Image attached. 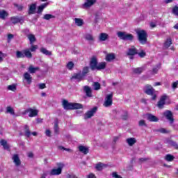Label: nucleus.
I'll return each instance as SVG.
<instances>
[{
	"label": "nucleus",
	"mask_w": 178,
	"mask_h": 178,
	"mask_svg": "<svg viewBox=\"0 0 178 178\" xmlns=\"http://www.w3.org/2000/svg\"><path fill=\"white\" fill-rule=\"evenodd\" d=\"M63 106L66 111L83 108V104L80 103H70L67 100L63 101Z\"/></svg>",
	"instance_id": "obj_1"
},
{
	"label": "nucleus",
	"mask_w": 178,
	"mask_h": 178,
	"mask_svg": "<svg viewBox=\"0 0 178 178\" xmlns=\"http://www.w3.org/2000/svg\"><path fill=\"white\" fill-rule=\"evenodd\" d=\"M144 91L145 94H147V95H151L153 100L156 99V94L155 93V90L151 85H146L144 88Z\"/></svg>",
	"instance_id": "obj_2"
},
{
	"label": "nucleus",
	"mask_w": 178,
	"mask_h": 178,
	"mask_svg": "<svg viewBox=\"0 0 178 178\" xmlns=\"http://www.w3.org/2000/svg\"><path fill=\"white\" fill-rule=\"evenodd\" d=\"M136 33L140 44H145V42H147V32L144 30H140L138 31Z\"/></svg>",
	"instance_id": "obj_3"
},
{
	"label": "nucleus",
	"mask_w": 178,
	"mask_h": 178,
	"mask_svg": "<svg viewBox=\"0 0 178 178\" xmlns=\"http://www.w3.org/2000/svg\"><path fill=\"white\" fill-rule=\"evenodd\" d=\"M117 35L118 37H119V38H120V40L131 41L134 38L133 35L130 33H127L126 32H121V31L118 32Z\"/></svg>",
	"instance_id": "obj_4"
},
{
	"label": "nucleus",
	"mask_w": 178,
	"mask_h": 178,
	"mask_svg": "<svg viewBox=\"0 0 178 178\" xmlns=\"http://www.w3.org/2000/svg\"><path fill=\"white\" fill-rule=\"evenodd\" d=\"M113 94L111 93L110 95H107L104 99V106H105L106 108H109V106H111L113 102Z\"/></svg>",
	"instance_id": "obj_5"
},
{
	"label": "nucleus",
	"mask_w": 178,
	"mask_h": 178,
	"mask_svg": "<svg viewBox=\"0 0 178 178\" xmlns=\"http://www.w3.org/2000/svg\"><path fill=\"white\" fill-rule=\"evenodd\" d=\"M58 168L53 169L50 172V175H51V176H58L60 175V173H62V169H63V166H64L63 163H58Z\"/></svg>",
	"instance_id": "obj_6"
},
{
	"label": "nucleus",
	"mask_w": 178,
	"mask_h": 178,
	"mask_svg": "<svg viewBox=\"0 0 178 178\" xmlns=\"http://www.w3.org/2000/svg\"><path fill=\"white\" fill-rule=\"evenodd\" d=\"M25 113H27L29 118H35L38 115V110L37 108H30L25 111Z\"/></svg>",
	"instance_id": "obj_7"
},
{
	"label": "nucleus",
	"mask_w": 178,
	"mask_h": 178,
	"mask_svg": "<svg viewBox=\"0 0 178 178\" xmlns=\"http://www.w3.org/2000/svg\"><path fill=\"white\" fill-rule=\"evenodd\" d=\"M95 3H97V0H85V3L82 4V8L83 9H90Z\"/></svg>",
	"instance_id": "obj_8"
},
{
	"label": "nucleus",
	"mask_w": 178,
	"mask_h": 178,
	"mask_svg": "<svg viewBox=\"0 0 178 178\" xmlns=\"http://www.w3.org/2000/svg\"><path fill=\"white\" fill-rule=\"evenodd\" d=\"M37 10V3H33L29 6V15H34L35 14V10Z\"/></svg>",
	"instance_id": "obj_9"
},
{
	"label": "nucleus",
	"mask_w": 178,
	"mask_h": 178,
	"mask_svg": "<svg viewBox=\"0 0 178 178\" xmlns=\"http://www.w3.org/2000/svg\"><path fill=\"white\" fill-rule=\"evenodd\" d=\"M163 115L170 122V123H173V114L170 111H166L164 112Z\"/></svg>",
	"instance_id": "obj_10"
},
{
	"label": "nucleus",
	"mask_w": 178,
	"mask_h": 178,
	"mask_svg": "<svg viewBox=\"0 0 178 178\" xmlns=\"http://www.w3.org/2000/svg\"><path fill=\"white\" fill-rule=\"evenodd\" d=\"M97 112V107H94L90 111H88L84 116V119H90V118H92L94 116V113Z\"/></svg>",
	"instance_id": "obj_11"
},
{
	"label": "nucleus",
	"mask_w": 178,
	"mask_h": 178,
	"mask_svg": "<svg viewBox=\"0 0 178 178\" xmlns=\"http://www.w3.org/2000/svg\"><path fill=\"white\" fill-rule=\"evenodd\" d=\"M98 67V61L97 60V58L95 57H93L90 60V67L92 70H95L97 67Z\"/></svg>",
	"instance_id": "obj_12"
},
{
	"label": "nucleus",
	"mask_w": 178,
	"mask_h": 178,
	"mask_svg": "<svg viewBox=\"0 0 178 178\" xmlns=\"http://www.w3.org/2000/svg\"><path fill=\"white\" fill-rule=\"evenodd\" d=\"M24 80H26V81L27 82V84H31L32 81H33V77L31 76V75L30 74V73L29 72H25L24 74Z\"/></svg>",
	"instance_id": "obj_13"
},
{
	"label": "nucleus",
	"mask_w": 178,
	"mask_h": 178,
	"mask_svg": "<svg viewBox=\"0 0 178 178\" xmlns=\"http://www.w3.org/2000/svg\"><path fill=\"white\" fill-rule=\"evenodd\" d=\"M49 5V3H44L41 4L40 6H39L38 7L37 13L38 15H41V13H42L43 10L45 9V8H47V6H48Z\"/></svg>",
	"instance_id": "obj_14"
},
{
	"label": "nucleus",
	"mask_w": 178,
	"mask_h": 178,
	"mask_svg": "<svg viewBox=\"0 0 178 178\" xmlns=\"http://www.w3.org/2000/svg\"><path fill=\"white\" fill-rule=\"evenodd\" d=\"M166 98H168L166 95H163L161 97L160 101L158 103V107L160 109H162V108H163V105H165V101H166Z\"/></svg>",
	"instance_id": "obj_15"
},
{
	"label": "nucleus",
	"mask_w": 178,
	"mask_h": 178,
	"mask_svg": "<svg viewBox=\"0 0 178 178\" xmlns=\"http://www.w3.org/2000/svg\"><path fill=\"white\" fill-rule=\"evenodd\" d=\"M72 79H74V80H76V81H81V80H84V76L81 74V72H79L78 74H74Z\"/></svg>",
	"instance_id": "obj_16"
},
{
	"label": "nucleus",
	"mask_w": 178,
	"mask_h": 178,
	"mask_svg": "<svg viewBox=\"0 0 178 178\" xmlns=\"http://www.w3.org/2000/svg\"><path fill=\"white\" fill-rule=\"evenodd\" d=\"M126 143L129 147H133V145L137 143V139H136V138H127Z\"/></svg>",
	"instance_id": "obj_17"
},
{
	"label": "nucleus",
	"mask_w": 178,
	"mask_h": 178,
	"mask_svg": "<svg viewBox=\"0 0 178 178\" xmlns=\"http://www.w3.org/2000/svg\"><path fill=\"white\" fill-rule=\"evenodd\" d=\"M38 70H40L39 67H34L33 65H30L28 68V72H29V73H31V74L35 73L36 72H38Z\"/></svg>",
	"instance_id": "obj_18"
},
{
	"label": "nucleus",
	"mask_w": 178,
	"mask_h": 178,
	"mask_svg": "<svg viewBox=\"0 0 178 178\" xmlns=\"http://www.w3.org/2000/svg\"><path fill=\"white\" fill-rule=\"evenodd\" d=\"M78 149L80 152L84 154L85 155H87V153L88 152V148H87L86 146L79 145L78 147Z\"/></svg>",
	"instance_id": "obj_19"
},
{
	"label": "nucleus",
	"mask_w": 178,
	"mask_h": 178,
	"mask_svg": "<svg viewBox=\"0 0 178 178\" xmlns=\"http://www.w3.org/2000/svg\"><path fill=\"white\" fill-rule=\"evenodd\" d=\"M147 119L149 120V122H158V120H159L156 116L152 114H147Z\"/></svg>",
	"instance_id": "obj_20"
},
{
	"label": "nucleus",
	"mask_w": 178,
	"mask_h": 178,
	"mask_svg": "<svg viewBox=\"0 0 178 178\" xmlns=\"http://www.w3.org/2000/svg\"><path fill=\"white\" fill-rule=\"evenodd\" d=\"M13 161L16 166H19L20 165V159L19 158V155L14 154L13 156Z\"/></svg>",
	"instance_id": "obj_21"
},
{
	"label": "nucleus",
	"mask_w": 178,
	"mask_h": 178,
	"mask_svg": "<svg viewBox=\"0 0 178 178\" xmlns=\"http://www.w3.org/2000/svg\"><path fill=\"white\" fill-rule=\"evenodd\" d=\"M136 54H137V49H136L135 47H131L127 51V55L129 56H133V55H136Z\"/></svg>",
	"instance_id": "obj_22"
},
{
	"label": "nucleus",
	"mask_w": 178,
	"mask_h": 178,
	"mask_svg": "<svg viewBox=\"0 0 178 178\" xmlns=\"http://www.w3.org/2000/svg\"><path fill=\"white\" fill-rule=\"evenodd\" d=\"M83 91L86 92L87 97H92L91 88L88 86H84Z\"/></svg>",
	"instance_id": "obj_23"
},
{
	"label": "nucleus",
	"mask_w": 178,
	"mask_h": 178,
	"mask_svg": "<svg viewBox=\"0 0 178 178\" xmlns=\"http://www.w3.org/2000/svg\"><path fill=\"white\" fill-rule=\"evenodd\" d=\"M109 38V35L107 33H102L99 36V41H106Z\"/></svg>",
	"instance_id": "obj_24"
},
{
	"label": "nucleus",
	"mask_w": 178,
	"mask_h": 178,
	"mask_svg": "<svg viewBox=\"0 0 178 178\" xmlns=\"http://www.w3.org/2000/svg\"><path fill=\"white\" fill-rule=\"evenodd\" d=\"M113 59H115V54H108L106 56V60L107 62H112V60H113Z\"/></svg>",
	"instance_id": "obj_25"
},
{
	"label": "nucleus",
	"mask_w": 178,
	"mask_h": 178,
	"mask_svg": "<svg viewBox=\"0 0 178 178\" xmlns=\"http://www.w3.org/2000/svg\"><path fill=\"white\" fill-rule=\"evenodd\" d=\"M27 38L30 41V44H34L35 42V36L31 33L27 35Z\"/></svg>",
	"instance_id": "obj_26"
},
{
	"label": "nucleus",
	"mask_w": 178,
	"mask_h": 178,
	"mask_svg": "<svg viewBox=\"0 0 178 178\" xmlns=\"http://www.w3.org/2000/svg\"><path fill=\"white\" fill-rule=\"evenodd\" d=\"M8 12L2 10H0V19H6V17H8Z\"/></svg>",
	"instance_id": "obj_27"
},
{
	"label": "nucleus",
	"mask_w": 178,
	"mask_h": 178,
	"mask_svg": "<svg viewBox=\"0 0 178 178\" xmlns=\"http://www.w3.org/2000/svg\"><path fill=\"white\" fill-rule=\"evenodd\" d=\"M106 67V63H99L97 64V67L96 68L97 70H102Z\"/></svg>",
	"instance_id": "obj_28"
},
{
	"label": "nucleus",
	"mask_w": 178,
	"mask_h": 178,
	"mask_svg": "<svg viewBox=\"0 0 178 178\" xmlns=\"http://www.w3.org/2000/svg\"><path fill=\"white\" fill-rule=\"evenodd\" d=\"M1 145L5 149H9V145H8V142L6 140L1 139L0 141Z\"/></svg>",
	"instance_id": "obj_29"
},
{
	"label": "nucleus",
	"mask_w": 178,
	"mask_h": 178,
	"mask_svg": "<svg viewBox=\"0 0 178 178\" xmlns=\"http://www.w3.org/2000/svg\"><path fill=\"white\" fill-rule=\"evenodd\" d=\"M104 168H106V165L102 163H99L95 165V169H97V170H102Z\"/></svg>",
	"instance_id": "obj_30"
},
{
	"label": "nucleus",
	"mask_w": 178,
	"mask_h": 178,
	"mask_svg": "<svg viewBox=\"0 0 178 178\" xmlns=\"http://www.w3.org/2000/svg\"><path fill=\"white\" fill-rule=\"evenodd\" d=\"M85 40H87V41H94V36L91 33H86L84 35Z\"/></svg>",
	"instance_id": "obj_31"
},
{
	"label": "nucleus",
	"mask_w": 178,
	"mask_h": 178,
	"mask_svg": "<svg viewBox=\"0 0 178 178\" xmlns=\"http://www.w3.org/2000/svg\"><path fill=\"white\" fill-rule=\"evenodd\" d=\"M24 57L26 58H32V54H31V52L30 51V49H26L25 50H24Z\"/></svg>",
	"instance_id": "obj_32"
},
{
	"label": "nucleus",
	"mask_w": 178,
	"mask_h": 178,
	"mask_svg": "<svg viewBox=\"0 0 178 178\" xmlns=\"http://www.w3.org/2000/svg\"><path fill=\"white\" fill-rule=\"evenodd\" d=\"M6 113H9L10 115H15V110L11 106H7Z\"/></svg>",
	"instance_id": "obj_33"
},
{
	"label": "nucleus",
	"mask_w": 178,
	"mask_h": 178,
	"mask_svg": "<svg viewBox=\"0 0 178 178\" xmlns=\"http://www.w3.org/2000/svg\"><path fill=\"white\" fill-rule=\"evenodd\" d=\"M74 22H75V24L76 26H81L82 24H83V19H80V18H75L74 19Z\"/></svg>",
	"instance_id": "obj_34"
},
{
	"label": "nucleus",
	"mask_w": 178,
	"mask_h": 178,
	"mask_svg": "<svg viewBox=\"0 0 178 178\" xmlns=\"http://www.w3.org/2000/svg\"><path fill=\"white\" fill-rule=\"evenodd\" d=\"M24 130H25V136H26V137H30V136H31V132H30V128L29 127V126L25 125Z\"/></svg>",
	"instance_id": "obj_35"
},
{
	"label": "nucleus",
	"mask_w": 178,
	"mask_h": 178,
	"mask_svg": "<svg viewBox=\"0 0 178 178\" xmlns=\"http://www.w3.org/2000/svg\"><path fill=\"white\" fill-rule=\"evenodd\" d=\"M143 72H144V68L143 67H138L134 69V72L136 74H140V73H143Z\"/></svg>",
	"instance_id": "obj_36"
},
{
	"label": "nucleus",
	"mask_w": 178,
	"mask_h": 178,
	"mask_svg": "<svg viewBox=\"0 0 178 178\" xmlns=\"http://www.w3.org/2000/svg\"><path fill=\"white\" fill-rule=\"evenodd\" d=\"M16 56L18 58H24V51H17L16 52Z\"/></svg>",
	"instance_id": "obj_37"
},
{
	"label": "nucleus",
	"mask_w": 178,
	"mask_h": 178,
	"mask_svg": "<svg viewBox=\"0 0 178 178\" xmlns=\"http://www.w3.org/2000/svg\"><path fill=\"white\" fill-rule=\"evenodd\" d=\"M22 19L19 17H13L11 18V22L12 23H13L14 24H16V23H19V22L21 21Z\"/></svg>",
	"instance_id": "obj_38"
},
{
	"label": "nucleus",
	"mask_w": 178,
	"mask_h": 178,
	"mask_svg": "<svg viewBox=\"0 0 178 178\" xmlns=\"http://www.w3.org/2000/svg\"><path fill=\"white\" fill-rule=\"evenodd\" d=\"M165 161H168V162H172L173 159H175V157L171 154H167L165 157Z\"/></svg>",
	"instance_id": "obj_39"
},
{
	"label": "nucleus",
	"mask_w": 178,
	"mask_h": 178,
	"mask_svg": "<svg viewBox=\"0 0 178 178\" xmlns=\"http://www.w3.org/2000/svg\"><path fill=\"white\" fill-rule=\"evenodd\" d=\"M54 17H55V16H54L53 15L46 14L44 15L43 19H44V20H49L51 19H54Z\"/></svg>",
	"instance_id": "obj_40"
},
{
	"label": "nucleus",
	"mask_w": 178,
	"mask_h": 178,
	"mask_svg": "<svg viewBox=\"0 0 178 178\" xmlns=\"http://www.w3.org/2000/svg\"><path fill=\"white\" fill-rule=\"evenodd\" d=\"M170 45H172V39L169 38L167 39V40L165 41L164 46L165 47V48H169V47H170Z\"/></svg>",
	"instance_id": "obj_41"
},
{
	"label": "nucleus",
	"mask_w": 178,
	"mask_h": 178,
	"mask_svg": "<svg viewBox=\"0 0 178 178\" xmlns=\"http://www.w3.org/2000/svg\"><path fill=\"white\" fill-rule=\"evenodd\" d=\"M88 70H89V67H84L82 72H81L83 75V77H86V75L87 74V73H88Z\"/></svg>",
	"instance_id": "obj_42"
},
{
	"label": "nucleus",
	"mask_w": 178,
	"mask_h": 178,
	"mask_svg": "<svg viewBox=\"0 0 178 178\" xmlns=\"http://www.w3.org/2000/svg\"><path fill=\"white\" fill-rule=\"evenodd\" d=\"M73 67H74V63H73V62L72 61L68 62L67 64V69H68L69 70H72Z\"/></svg>",
	"instance_id": "obj_43"
},
{
	"label": "nucleus",
	"mask_w": 178,
	"mask_h": 178,
	"mask_svg": "<svg viewBox=\"0 0 178 178\" xmlns=\"http://www.w3.org/2000/svg\"><path fill=\"white\" fill-rule=\"evenodd\" d=\"M40 52H42V54H44V55H51V51L47 50V49L45 48H42L40 49Z\"/></svg>",
	"instance_id": "obj_44"
},
{
	"label": "nucleus",
	"mask_w": 178,
	"mask_h": 178,
	"mask_svg": "<svg viewBox=\"0 0 178 178\" xmlns=\"http://www.w3.org/2000/svg\"><path fill=\"white\" fill-rule=\"evenodd\" d=\"M93 86L96 91L101 88V84H99L98 82H95Z\"/></svg>",
	"instance_id": "obj_45"
},
{
	"label": "nucleus",
	"mask_w": 178,
	"mask_h": 178,
	"mask_svg": "<svg viewBox=\"0 0 178 178\" xmlns=\"http://www.w3.org/2000/svg\"><path fill=\"white\" fill-rule=\"evenodd\" d=\"M58 149H63L64 151H67V152H73V150L72 149L70 148H65L63 146H58Z\"/></svg>",
	"instance_id": "obj_46"
},
{
	"label": "nucleus",
	"mask_w": 178,
	"mask_h": 178,
	"mask_svg": "<svg viewBox=\"0 0 178 178\" xmlns=\"http://www.w3.org/2000/svg\"><path fill=\"white\" fill-rule=\"evenodd\" d=\"M8 90L10 91H15L16 90V85L13 84L8 86Z\"/></svg>",
	"instance_id": "obj_47"
},
{
	"label": "nucleus",
	"mask_w": 178,
	"mask_h": 178,
	"mask_svg": "<svg viewBox=\"0 0 178 178\" xmlns=\"http://www.w3.org/2000/svg\"><path fill=\"white\" fill-rule=\"evenodd\" d=\"M172 13L175 15V16H178V6H175L172 8Z\"/></svg>",
	"instance_id": "obj_48"
},
{
	"label": "nucleus",
	"mask_w": 178,
	"mask_h": 178,
	"mask_svg": "<svg viewBox=\"0 0 178 178\" xmlns=\"http://www.w3.org/2000/svg\"><path fill=\"white\" fill-rule=\"evenodd\" d=\"M54 131L55 133H59V128L58 127V121L54 123Z\"/></svg>",
	"instance_id": "obj_49"
},
{
	"label": "nucleus",
	"mask_w": 178,
	"mask_h": 178,
	"mask_svg": "<svg viewBox=\"0 0 178 178\" xmlns=\"http://www.w3.org/2000/svg\"><path fill=\"white\" fill-rule=\"evenodd\" d=\"M111 176H112V177H113V178H122V177H121L120 175H119L118 174V172H112Z\"/></svg>",
	"instance_id": "obj_50"
},
{
	"label": "nucleus",
	"mask_w": 178,
	"mask_h": 178,
	"mask_svg": "<svg viewBox=\"0 0 178 178\" xmlns=\"http://www.w3.org/2000/svg\"><path fill=\"white\" fill-rule=\"evenodd\" d=\"M38 49V46H37V45H31V48H30V51H31V52H35V51L36 50V49Z\"/></svg>",
	"instance_id": "obj_51"
},
{
	"label": "nucleus",
	"mask_w": 178,
	"mask_h": 178,
	"mask_svg": "<svg viewBox=\"0 0 178 178\" xmlns=\"http://www.w3.org/2000/svg\"><path fill=\"white\" fill-rule=\"evenodd\" d=\"M138 124H139V126H140V127L147 126V124L145 123V120H140L139 121Z\"/></svg>",
	"instance_id": "obj_52"
},
{
	"label": "nucleus",
	"mask_w": 178,
	"mask_h": 178,
	"mask_svg": "<svg viewBox=\"0 0 178 178\" xmlns=\"http://www.w3.org/2000/svg\"><path fill=\"white\" fill-rule=\"evenodd\" d=\"M170 145H172V147H174V148H178L177 144L174 141H170Z\"/></svg>",
	"instance_id": "obj_53"
},
{
	"label": "nucleus",
	"mask_w": 178,
	"mask_h": 178,
	"mask_svg": "<svg viewBox=\"0 0 178 178\" xmlns=\"http://www.w3.org/2000/svg\"><path fill=\"white\" fill-rule=\"evenodd\" d=\"M138 54L140 58H144V56H145L146 55L145 51H140L139 53H138Z\"/></svg>",
	"instance_id": "obj_54"
},
{
	"label": "nucleus",
	"mask_w": 178,
	"mask_h": 178,
	"mask_svg": "<svg viewBox=\"0 0 178 178\" xmlns=\"http://www.w3.org/2000/svg\"><path fill=\"white\" fill-rule=\"evenodd\" d=\"M38 87L40 90H44L47 86H45V83H40Z\"/></svg>",
	"instance_id": "obj_55"
},
{
	"label": "nucleus",
	"mask_w": 178,
	"mask_h": 178,
	"mask_svg": "<svg viewBox=\"0 0 178 178\" xmlns=\"http://www.w3.org/2000/svg\"><path fill=\"white\" fill-rule=\"evenodd\" d=\"M87 178H97V177L95 175H94V173H90L87 175Z\"/></svg>",
	"instance_id": "obj_56"
},
{
	"label": "nucleus",
	"mask_w": 178,
	"mask_h": 178,
	"mask_svg": "<svg viewBox=\"0 0 178 178\" xmlns=\"http://www.w3.org/2000/svg\"><path fill=\"white\" fill-rule=\"evenodd\" d=\"M158 70H159V67L154 68L152 71L153 74H156V73H158Z\"/></svg>",
	"instance_id": "obj_57"
},
{
	"label": "nucleus",
	"mask_w": 178,
	"mask_h": 178,
	"mask_svg": "<svg viewBox=\"0 0 178 178\" xmlns=\"http://www.w3.org/2000/svg\"><path fill=\"white\" fill-rule=\"evenodd\" d=\"M45 134L47 136V137H51V131L49 129L46 130Z\"/></svg>",
	"instance_id": "obj_58"
},
{
	"label": "nucleus",
	"mask_w": 178,
	"mask_h": 178,
	"mask_svg": "<svg viewBox=\"0 0 178 178\" xmlns=\"http://www.w3.org/2000/svg\"><path fill=\"white\" fill-rule=\"evenodd\" d=\"M177 86H178V81L174 82L172 83V88H177Z\"/></svg>",
	"instance_id": "obj_59"
},
{
	"label": "nucleus",
	"mask_w": 178,
	"mask_h": 178,
	"mask_svg": "<svg viewBox=\"0 0 178 178\" xmlns=\"http://www.w3.org/2000/svg\"><path fill=\"white\" fill-rule=\"evenodd\" d=\"M3 60V53L2 51H0V62H2Z\"/></svg>",
	"instance_id": "obj_60"
},
{
	"label": "nucleus",
	"mask_w": 178,
	"mask_h": 178,
	"mask_svg": "<svg viewBox=\"0 0 178 178\" xmlns=\"http://www.w3.org/2000/svg\"><path fill=\"white\" fill-rule=\"evenodd\" d=\"M159 131H160V133H163V134L168 133V131H166V129H165L163 128L159 129Z\"/></svg>",
	"instance_id": "obj_61"
},
{
	"label": "nucleus",
	"mask_w": 178,
	"mask_h": 178,
	"mask_svg": "<svg viewBox=\"0 0 178 178\" xmlns=\"http://www.w3.org/2000/svg\"><path fill=\"white\" fill-rule=\"evenodd\" d=\"M28 156H29V158H33V156H34V154H33V152H29L28 153Z\"/></svg>",
	"instance_id": "obj_62"
},
{
	"label": "nucleus",
	"mask_w": 178,
	"mask_h": 178,
	"mask_svg": "<svg viewBox=\"0 0 178 178\" xmlns=\"http://www.w3.org/2000/svg\"><path fill=\"white\" fill-rule=\"evenodd\" d=\"M150 27H152V29H154V27H156V24L154 22L150 23Z\"/></svg>",
	"instance_id": "obj_63"
},
{
	"label": "nucleus",
	"mask_w": 178,
	"mask_h": 178,
	"mask_svg": "<svg viewBox=\"0 0 178 178\" xmlns=\"http://www.w3.org/2000/svg\"><path fill=\"white\" fill-rule=\"evenodd\" d=\"M118 140H119V136H115L113 138V143H116V141H118Z\"/></svg>",
	"instance_id": "obj_64"
}]
</instances>
